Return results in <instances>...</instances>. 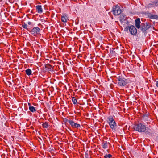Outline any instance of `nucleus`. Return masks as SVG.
Masks as SVG:
<instances>
[{
    "mask_svg": "<svg viewBox=\"0 0 158 158\" xmlns=\"http://www.w3.org/2000/svg\"><path fill=\"white\" fill-rule=\"evenodd\" d=\"M139 18H138L135 20V27L138 29L140 28V30L143 32H145L151 27V24L149 23H146V25L143 23H141Z\"/></svg>",
    "mask_w": 158,
    "mask_h": 158,
    "instance_id": "obj_1",
    "label": "nucleus"
},
{
    "mask_svg": "<svg viewBox=\"0 0 158 158\" xmlns=\"http://www.w3.org/2000/svg\"><path fill=\"white\" fill-rule=\"evenodd\" d=\"M147 128L145 125L141 123L135 124L134 127V129L135 130L140 132H145Z\"/></svg>",
    "mask_w": 158,
    "mask_h": 158,
    "instance_id": "obj_2",
    "label": "nucleus"
},
{
    "mask_svg": "<svg viewBox=\"0 0 158 158\" xmlns=\"http://www.w3.org/2000/svg\"><path fill=\"white\" fill-rule=\"evenodd\" d=\"M107 121L109 124L110 128L112 129H115L117 125L116 124L112 116H110L108 117L107 118Z\"/></svg>",
    "mask_w": 158,
    "mask_h": 158,
    "instance_id": "obj_3",
    "label": "nucleus"
},
{
    "mask_svg": "<svg viewBox=\"0 0 158 158\" xmlns=\"http://www.w3.org/2000/svg\"><path fill=\"white\" fill-rule=\"evenodd\" d=\"M118 83L120 86H125L127 84L126 79L122 76H119L117 78Z\"/></svg>",
    "mask_w": 158,
    "mask_h": 158,
    "instance_id": "obj_4",
    "label": "nucleus"
},
{
    "mask_svg": "<svg viewBox=\"0 0 158 158\" xmlns=\"http://www.w3.org/2000/svg\"><path fill=\"white\" fill-rule=\"evenodd\" d=\"M112 11L114 15H117L121 13V10L120 7L117 5L113 7Z\"/></svg>",
    "mask_w": 158,
    "mask_h": 158,
    "instance_id": "obj_5",
    "label": "nucleus"
},
{
    "mask_svg": "<svg viewBox=\"0 0 158 158\" xmlns=\"http://www.w3.org/2000/svg\"><path fill=\"white\" fill-rule=\"evenodd\" d=\"M129 31L133 35H135L137 33V30L134 25H131L129 26Z\"/></svg>",
    "mask_w": 158,
    "mask_h": 158,
    "instance_id": "obj_6",
    "label": "nucleus"
},
{
    "mask_svg": "<svg viewBox=\"0 0 158 158\" xmlns=\"http://www.w3.org/2000/svg\"><path fill=\"white\" fill-rule=\"evenodd\" d=\"M158 6V0H156L152 1L145 6L146 8Z\"/></svg>",
    "mask_w": 158,
    "mask_h": 158,
    "instance_id": "obj_7",
    "label": "nucleus"
},
{
    "mask_svg": "<svg viewBox=\"0 0 158 158\" xmlns=\"http://www.w3.org/2000/svg\"><path fill=\"white\" fill-rule=\"evenodd\" d=\"M40 32V29L38 27H34L31 31V34L34 36H36Z\"/></svg>",
    "mask_w": 158,
    "mask_h": 158,
    "instance_id": "obj_8",
    "label": "nucleus"
},
{
    "mask_svg": "<svg viewBox=\"0 0 158 158\" xmlns=\"http://www.w3.org/2000/svg\"><path fill=\"white\" fill-rule=\"evenodd\" d=\"M68 122L70 125L73 128H78L81 127L80 124L76 123H74L73 121L69 120Z\"/></svg>",
    "mask_w": 158,
    "mask_h": 158,
    "instance_id": "obj_9",
    "label": "nucleus"
},
{
    "mask_svg": "<svg viewBox=\"0 0 158 158\" xmlns=\"http://www.w3.org/2000/svg\"><path fill=\"white\" fill-rule=\"evenodd\" d=\"M146 134L152 136L153 135L154 132L150 129L147 128L146 131H145Z\"/></svg>",
    "mask_w": 158,
    "mask_h": 158,
    "instance_id": "obj_10",
    "label": "nucleus"
},
{
    "mask_svg": "<svg viewBox=\"0 0 158 158\" xmlns=\"http://www.w3.org/2000/svg\"><path fill=\"white\" fill-rule=\"evenodd\" d=\"M68 18V16L65 14H64L61 16V20L63 22L66 23L67 22Z\"/></svg>",
    "mask_w": 158,
    "mask_h": 158,
    "instance_id": "obj_11",
    "label": "nucleus"
},
{
    "mask_svg": "<svg viewBox=\"0 0 158 158\" xmlns=\"http://www.w3.org/2000/svg\"><path fill=\"white\" fill-rule=\"evenodd\" d=\"M148 17L151 19H158V16L156 15H153L149 14L148 15Z\"/></svg>",
    "mask_w": 158,
    "mask_h": 158,
    "instance_id": "obj_12",
    "label": "nucleus"
},
{
    "mask_svg": "<svg viewBox=\"0 0 158 158\" xmlns=\"http://www.w3.org/2000/svg\"><path fill=\"white\" fill-rule=\"evenodd\" d=\"M36 10L38 13H42L43 12V9L41 5H38L36 7Z\"/></svg>",
    "mask_w": 158,
    "mask_h": 158,
    "instance_id": "obj_13",
    "label": "nucleus"
},
{
    "mask_svg": "<svg viewBox=\"0 0 158 158\" xmlns=\"http://www.w3.org/2000/svg\"><path fill=\"white\" fill-rule=\"evenodd\" d=\"M28 104L29 106V109L31 111L33 112H35L36 111V110L34 106H31V104L30 103H29Z\"/></svg>",
    "mask_w": 158,
    "mask_h": 158,
    "instance_id": "obj_14",
    "label": "nucleus"
},
{
    "mask_svg": "<svg viewBox=\"0 0 158 158\" xmlns=\"http://www.w3.org/2000/svg\"><path fill=\"white\" fill-rule=\"evenodd\" d=\"M26 74L28 75H31L32 73L31 70L30 69H27L25 71Z\"/></svg>",
    "mask_w": 158,
    "mask_h": 158,
    "instance_id": "obj_15",
    "label": "nucleus"
},
{
    "mask_svg": "<svg viewBox=\"0 0 158 158\" xmlns=\"http://www.w3.org/2000/svg\"><path fill=\"white\" fill-rule=\"evenodd\" d=\"M42 126L44 127L47 128L48 127L49 124L45 122L42 124Z\"/></svg>",
    "mask_w": 158,
    "mask_h": 158,
    "instance_id": "obj_16",
    "label": "nucleus"
},
{
    "mask_svg": "<svg viewBox=\"0 0 158 158\" xmlns=\"http://www.w3.org/2000/svg\"><path fill=\"white\" fill-rule=\"evenodd\" d=\"M103 147L104 148L106 149L107 148L108 144L106 142L103 143Z\"/></svg>",
    "mask_w": 158,
    "mask_h": 158,
    "instance_id": "obj_17",
    "label": "nucleus"
},
{
    "mask_svg": "<svg viewBox=\"0 0 158 158\" xmlns=\"http://www.w3.org/2000/svg\"><path fill=\"white\" fill-rule=\"evenodd\" d=\"M72 100L73 103L75 104L77 103V100L76 99L75 97H73L72 98Z\"/></svg>",
    "mask_w": 158,
    "mask_h": 158,
    "instance_id": "obj_18",
    "label": "nucleus"
},
{
    "mask_svg": "<svg viewBox=\"0 0 158 158\" xmlns=\"http://www.w3.org/2000/svg\"><path fill=\"white\" fill-rule=\"evenodd\" d=\"M112 156L110 154H108V155H105L104 156L105 158H110Z\"/></svg>",
    "mask_w": 158,
    "mask_h": 158,
    "instance_id": "obj_19",
    "label": "nucleus"
},
{
    "mask_svg": "<svg viewBox=\"0 0 158 158\" xmlns=\"http://www.w3.org/2000/svg\"><path fill=\"white\" fill-rule=\"evenodd\" d=\"M22 27L24 28L27 29V25L26 24L24 23L23 25H22Z\"/></svg>",
    "mask_w": 158,
    "mask_h": 158,
    "instance_id": "obj_20",
    "label": "nucleus"
},
{
    "mask_svg": "<svg viewBox=\"0 0 158 158\" xmlns=\"http://www.w3.org/2000/svg\"><path fill=\"white\" fill-rule=\"evenodd\" d=\"M148 117L147 115H144L143 117V118L144 119H145L146 120H148Z\"/></svg>",
    "mask_w": 158,
    "mask_h": 158,
    "instance_id": "obj_21",
    "label": "nucleus"
},
{
    "mask_svg": "<svg viewBox=\"0 0 158 158\" xmlns=\"http://www.w3.org/2000/svg\"><path fill=\"white\" fill-rule=\"evenodd\" d=\"M128 30H129V26L127 27L124 29V31H128Z\"/></svg>",
    "mask_w": 158,
    "mask_h": 158,
    "instance_id": "obj_22",
    "label": "nucleus"
},
{
    "mask_svg": "<svg viewBox=\"0 0 158 158\" xmlns=\"http://www.w3.org/2000/svg\"><path fill=\"white\" fill-rule=\"evenodd\" d=\"M156 86L158 87V81L156 82Z\"/></svg>",
    "mask_w": 158,
    "mask_h": 158,
    "instance_id": "obj_23",
    "label": "nucleus"
},
{
    "mask_svg": "<svg viewBox=\"0 0 158 158\" xmlns=\"http://www.w3.org/2000/svg\"><path fill=\"white\" fill-rule=\"evenodd\" d=\"M31 23L30 22H28V24L29 25H31Z\"/></svg>",
    "mask_w": 158,
    "mask_h": 158,
    "instance_id": "obj_24",
    "label": "nucleus"
},
{
    "mask_svg": "<svg viewBox=\"0 0 158 158\" xmlns=\"http://www.w3.org/2000/svg\"><path fill=\"white\" fill-rule=\"evenodd\" d=\"M88 156V154H85V156H86V157H87Z\"/></svg>",
    "mask_w": 158,
    "mask_h": 158,
    "instance_id": "obj_25",
    "label": "nucleus"
},
{
    "mask_svg": "<svg viewBox=\"0 0 158 158\" xmlns=\"http://www.w3.org/2000/svg\"><path fill=\"white\" fill-rule=\"evenodd\" d=\"M122 16V15H120V17H122V16Z\"/></svg>",
    "mask_w": 158,
    "mask_h": 158,
    "instance_id": "obj_26",
    "label": "nucleus"
},
{
    "mask_svg": "<svg viewBox=\"0 0 158 158\" xmlns=\"http://www.w3.org/2000/svg\"><path fill=\"white\" fill-rule=\"evenodd\" d=\"M123 18H124V16H123Z\"/></svg>",
    "mask_w": 158,
    "mask_h": 158,
    "instance_id": "obj_27",
    "label": "nucleus"
}]
</instances>
